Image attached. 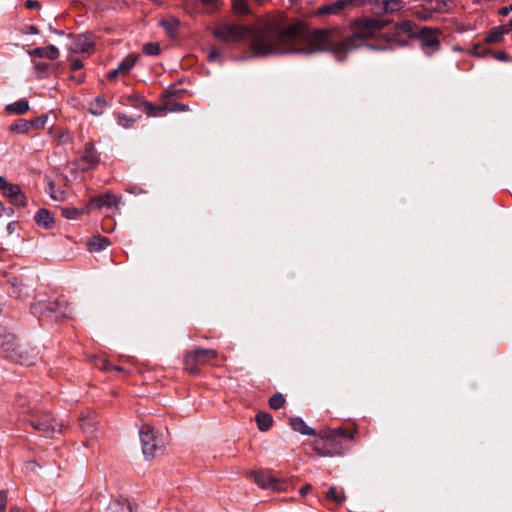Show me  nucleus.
Wrapping results in <instances>:
<instances>
[{"label":"nucleus","mask_w":512,"mask_h":512,"mask_svg":"<svg viewBox=\"0 0 512 512\" xmlns=\"http://www.w3.org/2000/svg\"><path fill=\"white\" fill-rule=\"evenodd\" d=\"M117 203H118V199L114 195H112L110 193H106V194L92 198L90 200L89 204L87 205V207H89V211H90L92 207H97L100 209L102 207L116 206Z\"/></svg>","instance_id":"obj_16"},{"label":"nucleus","mask_w":512,"mask_h":512,"mask_svg":"<svg viewBox=\"0 0 512 512\" xmlns=\"http://www.w3.org/2000/svg\"><path fill=\"white\" fill-rule=\"evenodd\" d=\"M218 56H219V53L216 50L211 51L209 54V58L211 60L216 59Z\"/></svg>","instance_id":"obj_55"},{"label":"nucleus","mask_w":512,"mask_h":512,"mask_svg":"<svg viewBox=\"0 0 512 512\" xmlns=\"http://www.w3.org/2000/svg\"><path fill=\"white\" fill-rule=\"evenodd\" d=\"M81 161L85 164L83 169H93L98 165L100 161L99 154L92 142L86 143Z\"/></svg>","instance_id":"obj_13"},{"label":"nucleus","mask_w":512,"mask_h":512,"mask_svg":"<svg viewBox=\"0 0 512 512\" xmlns=\"http://www.w3.org/2000/svg\"><path fill=\"white\" fill-rule=\"evenodd\" d=\"M50 133L52 134L55 141H57L58 144L64 145L72 143L73 136L68 130H65L60 127H52L50 129Z\"/></svg>","instance_id":"obj_22"},{"label":"nucleus","mask_w":512,"mask_h":512,"mask_svg":"<svg viewBox=\"0 0 512 512\" xmlns=\"http://www.w3.org/2000/svg\"><path fill=\"white\" fill-rule=\"evenodd\" d=\"M70 78L77 83H81L84 80V74L80 73L79 75H71Z\"/></svg>","instance_id":"obj_52"},{"label":"nucleus","mask_w":512,"mask_h":512,"mask_svg":"<svg viewBox=\"0 0 512 512\" xmlns=\"http://www.w3.org/2000/svg\"><path fill=\"white\" fill-rule=\"evenodd\" d=\"M3 211H4V206L2 205V203H0V217L3 214Z\"/></svg>","instance_id":"obj_62"},{"label":"nucleus","mask_w":512,"mask_h":512,"mask_svg":"<svg viewBox=\"0 0 512 512\" xmlns=\"http://www.w3.org/2000/svg\"><path fill=\"white\" fill-rule=\"evenodd\" d=\"M28 54L32 57H43L51 60H55L60 56L59 50L54 45L46 47H38L28 51Z\"/></svg>","instance_id":"obj_18"},{"label":"nucleus","mask_w":512,"mask_h":512,"mask_svg":"<svg viewBox=\"0 0 512 512\" xmlns=\"http://www.w3.org/2000/svg\"><path fill=\"white\" fill-rule=\"evenodd\" d=\"M17 339L15 335L8 333L0 336V347L6 353V356L9 357L11 353L18 347Z\"/></svg>","instance_id":"obj_20"},{"label":"nucleus","mask_w":512,"mask_h":512,"mask_svg":"<svg viewBox=\"0 0 512 512\" xmlns=\"http://www.w3.org/2000/svg\"><path fill=\"white\" fill-rule=\"evenodd\" d=\"M357 433L356 428L352 430L342 427L337 429H323L314 440L313 450L321 457L341 455L346 449L344 441L355 440Z\"/></svg>","instance_id":"obj_3"},{"label":"nucleus","mask_w":512,"mask_h":512,"mask_svg":"<svg viewBox=\"0 0 512 512\" xmlns=\"http://www.w3.org/2000/svg\"><path fill=\"white\" fill-rule=\"evenodd\" d=\"M49 68V65L47 63H44V62H39L35 65V69L38 71V72H44L46 71L47 69Z\"/></svg>","instance_id":"obj_46"},{"label":"nucleus","mask_w":512,"mask_h":512,"mask_svg":"<svg viewBox=\"0 0 512 512\" xmlns=\"http://www.w3.org/2000/svg\"><path fill=\"white\" fill-rule=\"evenodd\" d=\"M31 33H37V28L31 27Z\"/></svg>","instance_id":"obj_63"},{"label":"nucleus","mask_w":512,"mask_h":512,"mask_svg":"<svg viewBox=\"0 0 512 512\" xmlns=\"http://www.w3.org/2000/svg\"><path fill=\"white\" fill-rule=\"evenodd\" d=\"M413 15L419 20L427 21L432 17L433 12L426 7V3L423 1V3L413 11Z\"/></svg>","instance_id":"obj_34"},{"label":"nucleus","mask_w":512,"mask_h":512,"mask_svg":"<svg viewBox=\"0 0 512 512\" xmlns=\"http://www.w3.org/2000/svg\"><path fill=\"white\" fill-rule=\"evenodd\" d=\"M8 503V494L7 491H0V512H6V507Z\"/></svg>","instance_id":"obj_43"},{"label":"nucleus","mask_w":512,"mask_h":512,"mask_svg":"<svg viewBox=\"0 0 512 512\" xmlns=\"http://www.w3.org/2000/svg\"><path fill=\"white\" fill-rule=\"evenodd\" d=\"M16 404L19 408L23 409L24 412L26 413H29V415H31V413L34 411V410H37L36 408H31L30 407V403L27 401V399L23 396H18L16 398Z\"/></svg>","instance_id":"obj_40"},{"label":"nucleus","mask_w":512,"mask_h":512,"mask_svg":"<svg viewBox=\"0 0 512 512\" xmlns=\"http://www.w3.org/2000/svg\"><path fill=\"white\" fill-rule=\"evenodd\" d=\"M32 427L42 432L47 437H53L61 431V425L49 413L42 410H34L28 418Z\"/></svg>","instance_id":"obj_5"},{"label":"nucleus","mask_w":512,"mask_h":512,"mask_svg":"<svg viewBox=\"0 0 512 512\" xmlns=\"http://www.w3.org/2000/svg\"><path fill=\"white\" fill-rule=\"evenodd\" d=\"M285 397L281 393H275L269 399V406L271 409L278 410L285 404Z\"/></svg>","instance_id":"obj_37"},{"label":"nucleus","mask_w":512,"mask_h":512,"mask_svg":"<svg viewBox=\"0 0 512 512\" xmlns=\"http://www.w3.org/2000/svg\"><path fill=\"white\" fill-rule=\"evenodd\" d=\"M250 30L240 25H221L214 30V36L224 42H236L249 36Z\"/></svg>","instance_id":"obj_8"},{"label":"nucleus","mask_w":512,"mask_h":512,"mask_svg":"<svg viewBox=\"0 0 512 512\" xmlns=\"http://www.w3.org/2000/svg\"><path fill=\"white\" fill-rule=\"evenodd\" d=\"M2 194L15 206L21 207L26 204V197L17 184L9 183Z\"/></svg>","instance_id":"obj_12"},{"label":"nucleus","mask_w":512,"mask_h":512,"mask_svg":"<svg viewBox=\"0 0 512 512\" xmlns=\"http://www.w3.org/2000/svg\"><path fill=\"white\" fill-rule=\"evenodd\" d=\"M376 8L386 14H392L402 10L405 7L403 0H375Z\"/></svg>","instance_id":"obj_15"},{"label":"nucleus","mask_w":512,"mask_h":512,"mask_svg":"<svg viewBox=\"0 0 512 512\" xmlns=\"http://www.w3.org/2000/svg\"><path fill=\"white\" fill-rule=\"evenodd\" d=\"M387 21L376 18H360L351 25V35L337 42L333 48V55L337 60L342 61L350 51L360 46V41L370 39L380 32Z\"/></svg>","instance_id":"obj_2"},{"label":"nucleus","mask_w":512,"mask_h":512,"mask_svg":"<svg viewBox=\"0 0 512 512\" xmlns=\"http://www.w3.org/2000/svg\"><path fill=\"white\" fill-rule=\"evenodd\" d=\"M104 512H133L132 505L127 499H116L109 503Z\"/></svg>","instance_id":"obj_21"},{"label":"nucleus","mask_w":512,"mask_h":512,"mask_svg":"<svg viewBox=\"0 0 512 512\" xmlns=\"http://www.w3.org/2000/svg\"><path fill=\"white\" fill-rule=\"evenodd\" d=\"M8 184L9 183L7 182V180L4 177L0 176V192H3Z\"/></svg>","instance_id":"obj_53"},{"label":"nucleus","mask_w":512,"mask_h":512,"mask_svg":"<svg viewBox=\"0 0 512 512\" xmlns=\"http://www.w3.org/2000/svg\"><path fill=\"white\" fill-rule=\"evenodd\" d=\"M253 1L256 2L259 5H262V4L266 3V2H268L269 0H253Z\"/></svg>","instance_id":"obj_60"},{"label":"nucleus","mask_w":512,"mask_h":512,"mask_svg":"<svg viewBox=\"0 0 512 512\" xmlns=\"http://www.w3.org/2000/svg\"><path fill=\"white\" fill-rule=\"evenodd\" d=\"M186 110H187V106L178 104V103L172 104V107L170 108V111H186Z\"/></svg>","instance_id":"obj_47"},{"label":"nucleus","mask_w":512,"mask_h":512,"mask_svg":"<svg viewBox=\"0 0 512 512\" xmlns=\"http://www.w3.org/2000/svg\"><path fill=\"white\" fill-rule=\"evenodd\" d=\"M30 124L28 120L25 119H18L10 126V131L19 133V134H25L30 131Z\"/></svg>","instance_id":"obj_33"},{"label":"nucleus","mask_w":512,"mask_h":512,"mask_svg":"<svg viewBox=\"0 0 512 512\" xmlns=\"http://www.w3.org/2000/svg\"><path fill=\"white\" fill-rule=\"evenodd\" d=\"M336 32L337 29H323L311 33L307 40L310 47L307 52L312 53L322 50H331L333 52V48L337 44L333 43V35Z\"/></svg>","instance_id":"obj_6"},{"label":"nucleus","mask_w":512,"mask_h":512,"mask_svg":"<svg viewBox=\"0 0 512 512\" xmlns=\"http://www.w3.org/2000/svg\"><path fill=\"white\" fill-rule=\"evenodd\" d=\"M47 121V116H40L29 121L30 129H43Z\"/></svg>","instance_id":"obj_41"},{"label":"nucleus","mask_w":512,"mask_h":512,"mask_svg":"<svg viewBox=\"0 0 512 512\" xmlns=\"http://www.w3.org/2000/svg\"><path fill=\"white\" fill-rule=\"evenodd\" d=\"M15 224L13 222L9 223L7 229L10 233H13Z\"/></svg>","instance_id":"obj_57"},{"label":"nucleus","mask_w":512,"mask_h":512,"mask_svg":"<svg viewBox=\"0 0 512 512\" xmlns=\"http://www.w3.org/2000/svg\"><path fill=\"white\" fill-rule=\"evenodd\" d=\"M36 357L37 353L35 352V349L29 350L21 345H18L14 352L9 356L11 360L27 366L32 365Z\"/></svg>","instance_id":"obj_10"},{"label":"nucleus","mask_w":512,"mask_h":512,"mask_svg":"<svg viewBox=\"0 0 512 512\" xmlns=\"http://www.w3.org/2000/svg\"><path fill=\"white\" fill-rule=\"evenodd\" d=\"M88 249L91 252H99L110 245V241L106 237L96 236L88 241Z\"/></svg>","instance_id":"obj_26"},{"label":"nucleus","mask_w":512,"mask_h":512,"mask_svg":"<svg viewBox=\"0 0 512 512\" xmlns=\"http://www.w3.org/2000/svg\"><path fill=\"white\" fill-rule=\"evenodd\" d=\"M395 27L397 30L404 34H407L409 36L414 35L413 23L410 20H405L400 23H397Z\"/></svg>","instance_id":"obj_38"},{"label":"nucleus","mask_w":512,"mask_h":512,"mask_svg":"<svg viewBox=\"0 0 512 512\" xmlns=\"http://www.w3.org/2000/svg\"><path fill=\"white\" fill-rule=\"evenodd\" d=\"M221 358L225 361L224 355H219L216 350L213 349H194L186 353L184 357V367L191 374H198L200 372L199 366L210 363L214 360Z\"/></svg>","instance_id":"obj_4"},{"label":"nucleus","mask_w":512,"mask_h":512,"mask_svg":"<svg viewBox=\"0 0 512 512\" xmlns=\"http://www.w3.org/2000/svg\"><path fill=\"white\" fill-rule=\"evenodd\" d=\"M102 370L110 371V370H120L118 367L111 366L107 362L102 361V366L100 367Z\"/></svg>","instance_id":"obj_50"},{"label":"nucleus","mask_w":512,"mask_h":512,"mask_svg":"<svg viewBox=\"0 0 512 512\" xmlns=\"http://www.w3.org/2000/svg\"><path fill=\"white\" fill-rule=\"evenodd\" d=\"M93 49V43L84 35H79L71 44L69 50L73 54L89 53Z\"/></svg>","instance_id":"obj_17"},{"label":"nucleus","mask_w":512,"mask_h":512,"mask_svg":"<svg viewBox=\"0 0 512 512\" xmlns=\"http://www.w3.org/2000/svg\"><path fill=\"white\" fill-rule=\"evenodd\" d=\"M254 481L262 488H277V480L266 472H255Z\"/></svg>","instance_id":"obj_19"},{"label":"nucleus","mask_w":512,"mask_h":512,"mask_svg":"<svg viewBox=\"0 0 512 512\" xmlns=\"http://www.w3.org/2000/svg\"><path fill=\"white\" fill-rule=\"evenodd\" d=\"M290 425L293 430L300 432L303 435L315 436L316 431L313 428L307 426L303 419L300 417H293L290 419Z\"/></svg>","instance_id":"obj_23"},{"label":"nucleus","mask_w":512,"mask_h":512,"mask_svg":"<svg viewBox=\"0 0 512 512\" xmlns=\"http://www.w3.org/2000/svg\"><path fill=\"white\" fill-rule=\"evenodd\" d=\"M35 221L39 226L50 228L54 224V217L46 209H40L35 215Z\"/></svg>","instance_id":"obj_24"},{"label":"nucleus","mask_w":512,"mask_h":512,"mask_svg":"<svg viewBox=\"0 0 512 512\" xmlns=\"http://www.w3.org/2000/svg\"><path fill=\"white\" fill-rule=\"evenodd\" d=\"M47 191H48L50 197L53 200L62 201L65 198L64 191L61 190L60 188H56L55 184L53 182H51V181L48 184V190Z\"/></svg>","instance_id":"obj_36"},{"label":"nucleus","mask_w":512,"mask_h":512,"mask_svg":"<svg viewBox=\"0 0 512 512\" xmlns=\"http://www.w3.org/2000/svg\"><path fill=\"white\" fill-rule=\"evenodd\" d=\"M80 421L82 422L81 427L86 431L88 430L87 424L84 417H80Z\"/></svg>","instance_id":"obj_56"},{"label":"nucleus","mask_w":512,"mask_h":512,"mask_svg":"<svg viewBox=\"0 0 512 512\" xmlns=\"http://www.w3.org/2000/svg\"><path fill=\"white\" fill-rule=\"evenodd\" d=\"M89 213V207L82 209L67 207L62 209V215L67 219H77L83 214Z\"/></svg>","instance_id":"obj_32"},{"label":"nucleus","mask_w":512,"mask_h":512,"mask_svg":"<svg viewBox=\"0 0 512 512\" xmlns=\"http://www.w3.org/2000/svg\"><path fill=\"white\" fill-rule=\"evenodd\" d=\"M133 122L134 120L132 118H129L125 114H120L118 116V123L125 128L130 127Z\"/></svg>","instance_id":"obj_44"},{"label":"nucleus","mask_w":512,"mask_h":512,"mask_svg":"<svg viewBox=\"0 0 512 512\" xmlns=\"http://www.w3.org/2000/svg\"><path fill=\"white\" fill-rule=\"evenodd\" d=\"M273 418L266 412H259L256 415V423L261 431H267L272 426Z\"/></svg>","instance_id":"obj_29"},{"label":"nucleus","mask_w":512,"mask_h":512,"mask_svg":"<svg viewBox=\"0 0 512 512\" xmlns=\"http://www.w3.org/2000/svg\"><path fill=\"white\" fill-rule=\"evenodd\" d=\"M325 499L334 503L336 506L341 505L345 499L343 489L331 486L325 494Z\"/></svg>","instance_id":"obj_25"},{"label":"nucleus","mask_w":512,"mask_h":512,"mask_svg":"<svg viewBox=\"0 0 512 512\" xmlns=\"http://www.w3.org/2000/svg\"><path fill=\"white\" fill-rule=\"evenodd\" d=\"M201 3H203L204 5H214L216 4L219 0H199Z\"/></svg>","instance_id":"obj_54"},{"label":"nucleus","mask_w":512,"mask_h":512,"mask_svg":"<svg viewBox=\"0 0 512 512\" xmlns=\"http://www.w3.org/2000/svg\"><path fill=\"white\" fill-rule=\"evenodd\" d=\"M300 33L298 25L283 28L278 22H268L249 32L250 47L256 56L302 52L298 47Z\"/></svg>","instance_id":"obj_1"},{"label":"nucleus","mask_w":512,"mask_h":512,"mask_svg":"<svg viewBox=\"0 0 512 512\" xmlns=\"http://www.w3.org/2000/svg\"><path fill=\"white\" fill-rule=\"evenodd\" d=\"M504 28L508 29V32L512 30V19L508 22L507 26Z\"/></svg>","instance_id":"obj_58"},{"label":"nucleus","mask_w":512,"mask_h":512,"mask_svg":"<svg viewBox=\"0 0 512 512\" xmlns=\"http://www.w3.org/2000/svg\"><path fill=\"white\" fill-rule=\"evenodd\" d=\"M312 489V486L307 484L305 486H303L301 489H300V494L302 497H305L309 492L310 490Z\"/></svg>","instance_id":"obj_51"},{"label":"nucleus","mask_w":512,"mask_h":512,"mask_svg":"<svg viewBox=\"0 0 512 512\" xmlns=\"http://www.w3.org/2000/svg\"><path fill=\"white\" fill-rule=\"evenodd\" d=\"M232 11L237 15H247L251 13L250 7L246 0H232Z\"/></svg>","instance_id":"obj_31"},{"label":"nucleus","mask_w":512,"mask_h":512,"mask_svg":"<svg viewBox=\"0 0 512 512\" xmlns=\"http://www.w3.org/2000/svg\"><path fill=\"white\" fill-rule=\"evenodd\" d=\"M439 34V29L424 27L416 36L419 38L423 48H430L435 51L439 49L440 45Z\"/></svg>","instance_id":"obj_9"},{"label":"nucleus","mask_w":512,"mask_h":512,"mask_svg":"<svg viewBox=\"0 0 512 512\" xmlns=\"http://www.w3.org/2000/svg\"><path fill=\"white\" fill-rule=\"evenodd\" d=\"M497 57L499 59H501V60H504V59H506V54L505 53H500Z\"/></svg>","instance_id":"obj_61"},{"label":"nucleus","mask_w":512,"mask_h":512,"mask_svg":"<svg viewBox=\"0 0 512 512\" xmlns=\"http://www.w3.org/2000/svg\"><path fill=\"white\" fill-rule=\"evenodd\" d=\"M510 12H512V3L507 7H502L499 10V14L502 16H507Z\"/></svg>","instance_id":"obj_48"},{"label":"nucleus","mask_w":512,"mask_h":512,"mask_svg":"<svg viewBox=\"0 0 512 512\" xmlns=\"http://www.w3.org/2000/svg\"><path fill=\"white\" fill-rule=\"evenodd\" d=\"M137 59L138 57L135 54H129L128 56H126L116 69L109 72L108 79L113 81L118 77V75L128 74V72L136 64Z\"/></svg>","instance_id":"obj_11"},{"label":"nucleus","mask_w":512,"mask_h":512,"mask_svg":"<svg viewBox=\"0 0 512 512\" xmlns=\"http://www.w3.org/2000/svg\"><path fill=\"white\" fill-rule=\"evenodd\" d=\"M143 52L149 56H156L160 53V46L154 42L147 43L143 46Z\"/></svg>","instance_id":"obj_39"},{"label":"nucleus","mask_w":512,"mask_h":512,"mask_svg":"<svg viewBox=\"0 0 512 512\" xmlns=\"http://www.w3.org/2000/svg\"><path fill=\"white\" fill-rule=\"evenodd\" d=\"M355 3V0H337L332 4L320 7L318 14H338L340 11L354 6Z\"/></svg>","instance_id":"obj_14"},{"label":"nucleus","mask_w":512,"mask_h":512,"mask_svg":"<svg viewBox=\"0 0 512 512\" xmlns=\"http://www.w3.org/2000/svg\"><path fill=\"white\" fill-rule=\"evenodd\" d=\"M68 61L70 63V69L72 71L80 70L83 67L82 60L80 58L75 57L73 53H71L68 56Z\"/></svg>","instance_id":"obj_42"},{"label":"nucleus","mask_w":512,"mask_h":512,"mask_svg":"<svg viewBox=\"0 0 512 512\" xmlns=\"http://www.w3.org/2000/svg\"><path fill=\"white\" fill-rule=\"evenodd\" d=\"M10 512H23V511L18 507H11Z\"/></svg>","instance_id":"obj_59"},{"label":"nucleus","mask_w":512,"mask_h":512,"mask_svg":"<svg viewBox=\"0 0 512 512\" xmlns=\"http://www.w3.org/2000/svg\"><path fill=\"white\" fill-rule=\"evenodd\" d=\"M508 33V29H505L504 27H497L491 30V32L486 37L487 43H496L500 41L504 34Z\"/></svg>","instance_id":"obj_35"},{"label":"nucleus","mask_w":512,"mask_h":512,"mask_svg":"<svg viewBox=\"0 0 512 512\" xmlns=\"http://www.w3.org/2000/svg\"><path fill=\"white\" fill-rule=\"evenodd\" d=\"M25 6L28 8V9H39L40 8V3L36 0H27L25 2Z\"/></svg>","instance_id":"obj_45"},{"label":"nucleus","mask_w":512,"mask_h":512,"mask_svg":"<svg viewBox=\"0 0 512 512\" xmlns=\"http://www.w3.org/2000/svg\"><path fill=\"white\" fill-rule=\"evenodd\" d=\"M107 107H108L107 101L102 97H97L94 99L93 102H91L89 111L93 115L99 116L104 113V111Z\"/></svg>","instance_id":"obj_30"},{"label":"nucleus","mask_w":512,"mask_h":512,"mask_svg":"<svg viewBox=\"0 0 512 512\" xmlns=\"http://www.w3.org/2000/svg\"><path fill=\"white\" fill-rule=\"evenodd\" d=\"M426 3V7L431 10L433 13H443L446 12L450 5L449 0H424Z\"/></svg>","instance_id":"obj_27"},{"label":"nucleus","mask_w":512,"mask_h":512,"mask_svg":"<svg viewBox=\"0 0 512 512\" xmlns=\"http://www.w3.org/2000/svg\"><path fill=\"white\" fill-rule=\"evenodd\" d=\"M140 441L142 444V452L145 458L153 459L161 445L154 432V429L151 426H142L140 429Z\"/></svg>","instance_id":"obj_7"},{"label":"nucleus","mask_w":512,"mask_h":512,"mask_svg":"<svg viewBox=\"0 0 512 512\" xmlns=\"http://www.w3.org/2000/svg\"><path fill=\"white\" fill-rule=\"evenodd\" d=\"M147 107H148V110H149V115L156 116V115H158L157 112L162 111L161 107H154L152 105H148Z\"/></svg>","instance_id":"obj_49"},{"label":"nucleus","mask_w":512,"mask_h":512,"mask_svg":"<svg viewBox=\"0 0 512 512\" xmlns=\"http://www.w3.org/2000/svg\"><path fill=\"white\" fill-rule=\"evenodd\" d=\"M6 110L9 113H14V114L21 115V114H24L25 112H27L29 110V103H28L27 100L21 99V100H18L16 102H14V103L8 104L6 106Z\"/></svg>","instance_id":"obj_28"}]
</instances>
